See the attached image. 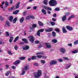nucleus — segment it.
<instances>
[{
  "mask_svg": "<svg viewBox=\"0 0 78 78\" xmlns=\"http://www.w3.org/2000/svg\"><path fill=\"white\" fill-rule=\"evenodd\" d=\"M34 77L35 78H39L40 76L42 75V71L41 70H38L37 73H34Z\"/></svg>",
  "mask_w": 78,
  "mask_h": 78,
  "instance_id": "f257e3e1",
  "label": "nucleus"
},
{
  "mask_svg": "<svg viewBox=\"0 0 78 78\" xmlns=\"http://www.w3.org/2000/svg\"><path fill=\"white\" fill-rule=\"evenodd\" d=\"M49 4L51 6H55L57 5V2L55 0H51L49 2Z\"/></svg>",
  "mask_w": 78,
  "mask_h": 78,
  "instance_id": "f03ea898",
  "label": "nucleus"
},
{
  "mask_svg": "<svg viewBox=\"0 0 78 78\" xmlns=\"http://www.w3.org/2000/svg\"><path fill=\"white\" fill-rule=\"evenodd\" d=\"M28 38L29 39V41L31 42V43H34V38L33 36H30L28 37Z\"/></svg>",
  "mask_w": 78,
  "mask_h": 78,
  "instance_id": "7ed1b4c3",
  "label": "nucleus"
},
{
  "mask_svg": "<svg viewBox=\"0 0 78 78\" xmlns=\"http://www.w3.org/2000/svg\"><path fill=\"white\" fill-rule=\"evenodd\" d=\"M60 52L62 53L63 54H64V53L66 52V50L64 48H61L60 49Z\"/></svg>",
  "mask_w": 78,
  "mask_h": 78,
  "instance_id": "20e7f679",
  "label": "nucleus"
},
{
  "mask_svg": "<svg viewBox=\"0 0 78 78\" xmlns=\"http://www.w3.org/2000/svg\"><path fill=\"white\" fill-rule=\"evenodd\" d=\"M45 45L46 47L48 48H51V46L50 43H46Z\"/></svg>",
  "mask_w": 78,
  "mask_h": 78,
  "instance_id": "39448f33",
  "label": "nucleus"
},
{
  "mask_svg": "<svg viewBox=\"0 0 78 78\" xmlns=\"http://www.w3.org/2000/svg\"><path fill=\"white\" fill-rule=\"evenodd\" d=\"M50 65H54L57 64V61L55 60H53L51 61L50 63Z\"/></svg>",
  "mask_w": 78,
  "mask_h": 78,
  "instance_id": "423d86ee",
  "label": "nucleus"
},
{
  "mask_svg": "<svg viewBox=\"0 0 78 78\" xmlns=\"http://www.w3.org/2000/svg\"><path fill=\"white\" fill-rule=\"evenodd\" d=\"M43 8L45 9H46L47 10H49L50 11H52V9H51V8L49 7H47L43 5L42 6Z\"/></svg>",
  "mask_w": 78,
  "mask_h": 78,
  "instance_id": "0eeeda50",
  "label": "nucleus"
},
{
  "mask_svg": "<svg viewBox=\"0 0 78 78\" xmlns=\"http://www.w3.org/2000/svg\"><path fill=\"white\" fill-rule=\"evenodd\" d=\"M49 76L48 73H47V72L46 71L44 74V78H48Z\"/></svg>",
  "mask_w": 78,
  "mask_h": 78,
  "instance_id": "6e6552de",
  "label": "nucleus"
},
{
  "mask_svg": "<svg viewBox=\"0 0 78 78\" xmlns=\"http://www.w3.org/2000/svg\"><path fill=\"white\" fill-rule=\"evenodd\" d=\"M30 69V66L29 65H26V66H24V68H23V69H24V70H29V69Z\"/></svg>",
  "mask_w": 78,
  "mask_h": 78,
  "instance_id": "1a4fd4ad",
  "label": "nucleus"
},
{
  "mask_svg": "<svg viewBox=\"0 0 78 78\" xmlns=\"http://www.w3.org/2000/svg\"><path fill=\"white\" fill-rule=\"evenodd\" d=\"M66 28L67 30H69V31H72L73 30V28L72 27L69 26H67L66 27Z\"/></svg>",
  "mask_w": 78,
  "mask_h": 78,
  "instance_id": "9d476101",
  "label": "nucleus"
},
{
  "mask_svg": "<svg viewBox=\"0 0 78 78\" xmlns=\"http://www.w3.org/2000/svg\"><path fill=\"white\" fill-rule=\"evenodd\" d=\"M30 48V47L28 46H23V49L25 50H27Z\"/></svg>",
  "mask_w": 78,
  "mask_h": 78,
  "instance_id": "9b49d317",
  "label": "nucleus"
},
{
  "mask_svg": "<svg viewBox=\"0 0 78 78\" xmlns=\"http://www.w3.org/2000/svg\"><path fill=\"white\" fill-rule=\"evenodd\" d=\"M5 27H10V23L8 22V21H6V24L5 25Z\"/></svg>",
  "mask_w": 78,
  "mask_h": 78,
  "instance_id": "f8f14e48",
  "label": "nucleus"
},
{
  "mask_svg": "<svg viewBox=\"0 0 78 78\" xmlns=\"http://www.w3.org/2000/svg\"><path fill=\"white\" fill-rule=\"evenodd\" d=\"M53 30V28H48L47 29L45 30V31L46 32H50V31H51Z\"/></svg>",
  "mask_w": 78,
  "mask_h": 78,
  "instance_id": "ddd939ff",
  "label": "nucleus"
},
{
  "mask_svg": "<svg viewBox=\"0 0 78 78\" xmlns=\"http://www.w3.org/2000/svg\"><path fill=\"white\" fill-rule=\"evenodd\" d=\"M62 31L63 33H66L67 31L66 30V28H65V27H63L62 28Z\"/></svg>",
  "mask_w": 78,
  "mask_h": 78,
  "instance_id": "4468645a",
  "label": "nucleus"
},
{
  "mask_svg": "<svg viewBox=\"0 0 78 78\" xmlns=\"http://www.w3.org/2000/svg\"><path fill=\"white\" fill-rule=\"evenodd\" d=\"M20 4V2H18V3L16 5V9H17L19 8V5Z\"/></svg>",
  "mask_w": 78,
  "mask_h": 78,
  "instance_id": "2eb2a0df",
  "label": "nucleus"
},
{
  "mask_svg": "<svg viewBox=\"0 0 78 78\" xmlns=\"http://www.w3.org/2000/svg\"><path fill=\"white\" fill-rule=\"evenodd\" d=\"M17 19H18V17H16L14 18L13 20V23H16L17 20Z\"/></svg>",
  "mask_w": 78,
  "mask_h": 78,
  "instance_id": "dca6fc26",
  "label": "nucleus"
},
{
  "mask_svg": "<svg viewBox=\"0 0 78 78\" xmlns=\"http://www.w3.org/2000/svg\"><path fill=\"white\" fill-rule=\"evenodd\" d=\"M41 11L44 14L46 15L47 14V12H46V11L44 9H42L41 10Z\"/></svg>",
  "mask_w": 78,
  "mask_h": 78,
  "instance_id": "f3484780",
  "label": "nucleus"
},
{
  "mask_svg": "<svg viewBox=\"0 0 78 78\" xmlns=\"http://www.w3.org/2000/svg\"><path fill=\"white\" fill-rule=\"evenodd\" d=\"M20 61L19 60H16L15 62H14V64H15V65H16V64H19V63H20Z\"/></svg>",
  "mask_w": 78,
  "mask_h": 78,
  "instance_id": "a211bd4d",
  "label": "nucleus"
},
{
  "mask_svg": "<svg viewBox=\"0 0 78 78\" xmlns=\"http://www.w3.org/2000/svg\"><path fill=\"white\" fill-rule=\"evenodd\" d=\"M66 15L63 16L62 17V21L63 22H65L66 19Z\"/></svg>",
  "mask_w": 78,
  "mask_h": 78,
  "instance_id": "6ab92c4d",
  "label": "nucleus"
},
{
  "mask_svg": "<svg viewBox=\"0 0 78 78\" xmlns=\"http://www.w3.org/2000/svg\"><path fill=\"white\" fill-rule=\"evenodd\" d=\"M78 50L76 49L74 50V51H72L71 52V53L72 54H73V53H74V54H75V53H78Z\"/></svg>",
  "mask_w": 78,
  "mask_h": 78,
  "instance_id": "aec40b11",
  "label": "nucleus"
},
{
  "mask_svg": "<svg viewBox=\"0 0 78 78\" xmlns=\"http://www.w3.org/2000/svg\"><path fill=\"white\" fill-rule=\"evenodd\" d=\"M51 41L54 43H57L58 41L56 39H53L51 40Z\"/></svg>",
  "mask_w": 78,
  "mask_h": 78,
  "instance_id": "412c9836",
  "label": "nucleus"
},
{
  "mask_svg": "<svg viewBox=\"0 0 78 78\" xmlns=\"http://www.w3.org/2000/svg\"><path fill=\"white\" fill-rule=\"evenodd\" d=\"M23 20H24V18L22 17L20 20V23H23Z\"/></svg>",
  "mask_w": 78,
  "mask_h": 78,
  "instance_id": "4be33fe9",
  "label": "nucleus"
},
{
  "mask_svg": "<svg viewBox=\"0 0 78 78\" xmlns=\"http://www.w3.org/2000/svg\"><path fill=\"white\" fill-rule=\"evenodd\" d=\"M73 17H75V16L73 15L71 16L68 18V21H69V20H70V19H71L73 18Z\"/></svg>",
  "mask_w": 78,
  "mask_h": 78,
  "instance_id": "5701e85b",
  "label": "nucleus"
},
{
  "mask_svg": "<svg viewBox=\"0 0 78 78\" xmlns=\"http://www.w3.org/2000/svg\"><path fill=\"white\" fill-rule=\"evenodd\" d=\"M22 41L24 42L25 43L27 44L28 42V41L27 40V39L25 38H23L22 39Z\"/></svg>",
  "mask_w": 78,
  "mask_h": 78,
  "instance_id": "b1692460",
  "label": "nucleus"
},
{
  "mask_svg": "<svg viewBox=\"0 0 78 78\" xmlns=\"http://www.w3.org/2000/svg\"><path fill=\"white\" fill-rule=\"evenodd\" d=\"M22 73L21 74V75H25V70H24V69H22Z\"/></svg>",
  "mask_w": 78,
  "mask_h": 78,
  "instance_id": "393cba45",
  "label": "nucleus"
},
{
  "mask_svg": "<svg viewBox=\"0 0 78 78\" xmlns=\"http://www.w3.org/2000/svg\"><path fill=\"white\" fill-rule=\"evenodd\" d=\"M19 12V10H16L14 12L13 14H17Z\"/></svg>",
  "mask_w": 78,
  "mask_h": 78,
  "instance_id": "a878e982",
  "label": "nucleus"
},
{
  "mask_svg": "<svg viewBox=\"0 0 78 78\" xmlns=\"http://www.w3.org/2000/svg\"><path fill=\"white\" fill-rule=\"evenodd\" d=\"M26 58V57H21L19 58V59L20 60H23L24 59H25Z\"/></svg>",
  "mask_w": 78,
  "mask_h": 78,
  "instance_id": "bb28decb",
  "label": "nucleus"
},
{
  "mask_svg": "<svg viewBox=\"0 0 78 78\" xmlns=\"http://www.w3.org/2000/svg\"><path fill=\"white\" fill-rule=\"evenodd\" d=\"M9 20L10 22H12L13 20V16H11L9 18Z\"/></svg>",
  "mask_w": 78,
  "mask_h": 78,
  "instance_id": "cd10ccee",
  "label": "nucleus"
},
{
  "mask_svg": "<svg viewBox=\"0 0 78 78\" xmlns=\"http://www.w3.org/2000/svg\"><path fill=\"white\" fill-rule=\"evenodd\" d=\"M19 38V36H17L15 39L14 41V42H16Z\"/></svg>",
  "mask_w": 78,
  "mask_h": 78,
  "instance_id": "c85d7f7f",
  "label": "nucleus"
},
{
  "mask_svg": "<svg viewBox=\"0 0 78 78\" xmlns=\"http://www.w3.org/2000/svg\"><path fill=\"white\" fill-rule=\"evenodd\" d=\"M38 23L40 26H43V23H42L40 21H38Z\"/></svg>",
  "mask_w": 78,
  "mask_h": 78,
  "instance_id": "c756f323",
  "label": "nucleus"
},
{
  "mask_svg": "<svg viewBox=\"0 0 78 78\" xmlns=\"http://www.w3.org/2000/svg\"><path fill=\"white\" fill-rule=\"evenodd\" d=\"M37 34L38 36H41L40 34H41V33L39 32V30L37 31Z\"/></svg>",
  "mask_w": 78,
  "mask_h": 78,
  "instance_id": "7c9ffc66",
  "label": "nucleus"
},
{
  "mask_svg": "<svg viewBox=\"0 0 78 78\" xmlns=\"http://www.w3.org/2000/svg\"><path fill=\"white\" fill-rule=\"evenodd\" d=\"M48 2V1H47V0H44L43 1V3L45 5H47V2Z\"/></svg>",
  "mask_w": 78,
  "mask_h": 78,
  "instance_id": "2f4dec72",
  "label": "nucleus"
},
{
  "mask_svg": "<svg viewBox=\"0 0 78 78\" xmlns=\"http://www.w3.org/2000/svg\"><path fill=\"white\" fill-rule=\"evenodd\" d=\"M56 31H57L58 33H60V30L58 28H56L55 29Z\"/></svg>",
  "mask_w": 78,
  "mask_h": 78,
  "instance_id": "473e14b6",
  "label": "nucleus"
},
{
  "mask_svg": "<svg viewBox=\"0 0 78 78\" xmlns=\"http://www.w3.org/2000/svg\"><path fill=\"white\" fill-rule=\"evenodd\" d=\"M9 73H10V71H9L5 73V76H8L9 75Z\"/></svg>",
  "mask_w": 78,
  "mask_h": 78,
  "instance_id": "72a5a7b5",
  "label": "nucleus"
},
{
  "mask_svg": "<svg viewBox=\"0 0 78 78\" xmlns=\"http://www.w3.org/2000/svg\"><path fill=\"white\" fill-rule=\"evenodd\" d=\"M31 59L33 60H34V59H36V56H33L31 57Z\"/></svg>",
  "mask_w": 78,
  "mask_h": 78,
  "instance_id": "f704fd0d",
  "label": "nucleus"
},
{
  "mask_svg": "<svg viewBox=\"0 0 78 78\" xmlns=\"http://www.w3.org/2000/svg\"><path fill=\"white\" fill-rule=\"evenodd\" d=\"M78 44V40L76 41L74 43V45H76Z\"/></svg>",
  "mask_w": 78,
  "mask_h": 78,
  "instance_id": "c9c22d12",
  "label": "nucleus"
},
{
  "mask_svg": "<svg viewBox=\"0 0 78 78\" xmlns=\"http://www.w3.org/2000/svg\"><path fill=\"white\" fill-rule=\"evenodd\" d=\"M52 35L53 37H55L56 36V33L55 32H52Z\"/></svg>",
  "mask_w": 78,
  "mask_h": 78,
  "instance_id": "e433bc0d",
  "label": "nucleus"
},
{
  "mask_svg": "<svg viewBox=\"0 0 78 78\" xmlns=\"http://www.w3.org/2000/svg\"><path fill=\"white\" fill-rule=\"evenodd\" d=\"M71 66V65L70 64L68 65V66H66L65 68V69H68L69 68V67H70Z\"/></svg>",
  "mask_w": 78,
  "mask_h": 78,
  "instance_id": "4c0bfd02",
  "label": "nucleus"
},
{
  "mask_svg": "<svg viewBox=\"0 0 78 78\" xmlns=\"http://www.w3.org/2000/svg\"><path fill=\"white\" fill-rule=\"evenodd\" d=\"M41 63H42V64H45V60H41Z\"/></svg>",
  "mask_w": 78,
  "mask_h": 78,
  "instance_id": "58836bf2",
  "label": "nucleus"
},
{
  "mask_svg": "<svg viewBox=\"0 0 78 78\" xmlns=\"http://www.w3.org/2000/svg\"><path fill=\"white\" fill-rule=\"evenodd\" d=\"M6 34L7 37H9V34L8 32H6Z\"/></svg>",
  "mask_w": 78,
  "mask_h": 78,
  "instance_id": "ea45409f",
  "label": "nucleus"
},
{
  "mask_svg": "<svg viewBox=\"0 0 78 78\" xmlns=\"http://www.w3.org/2000/svg\"><path fill=\"white\" fill-rule=\"evenodd\" d=\"M55 11H60V9H59V8H57L55 9H54Z\"/></svg>",
  "mask_w": 78,
  "mask_h": 78,
  "instance_id": "a19ab883",
  "label": "nucleus"
},
{
  "mask_svg": "<svg viewBox=\"0 0 78 78\" xmlns=\"http://www.w3.org/2000/svg\"><path fill=\"white\" fill-rule=\"evenodd\" d=\"M42 55H37V57L38 58H42Z\"/></svg>",
  "mask_w": 78,
  "mask_h": 78,
  "instance_id": "79ce46f5",
  "label": "nucleus"
},
{
  "mask_svg": "<svg viewBox=\"0 0 78 78\" xmlns=\"http://www.w3.org/2000/svg\"><path fill=\"white\" fill-rule=\"evenodd\" d=\"M34 65L35 66H39L38 63H34Z\"/></svg>",
  "mask_w": 78,
  "mask_h": 78,
  "instance_id": "37998d69",
  "label": "nucleus"
},
{
  "mask_svg": "<svg viewBox=\"0 0 78 78\" xmlns=\"http://www.w3.org/2000/svg\"><path fill=\"white\" fill-rule=\"evenodd\" d=\"M14 48L15 50H17L18 48L17 45H16L14 46Z\"/></svg>",
  "mask_w": 78,
  "mask_h": 78,
  "instance_id": "c03bdc74",
  "label": "nucleus"
},
{
  "mask_svg": "<svg viewBox=\"0 0 78 78\" xmlns=\"http://www.w3.org/2000/svg\"><path fill=\"white\" fill-rule=\"evenodd\" d=\"M38 31L40 32H43L44 31V29H41L39 30Z\"/></svg>",
  "mask_w": 78,
  "mask_h": 78,
  "instance_id": "a18cd8bd",
  "label": "nucleus"
},
{
  "mask_svg": "<svg viewBox=\"0 0 78 78\" xmlns=\"http://www.w3.org/2000/svg\"><path fill=\"white\" fill-rule=\"evenodd\" d=\"M51 24L52 26H54L55 25V23L54 22H51Z\"/></svg>",
  "mask_w": 78,
  "mask_h": 78,
  "instance_id": "49530a36",
  "label": "nucleus"
},
{
  "mask_svg": "<svg viewBox=\"0 0 78 78\" xmlns=\"http://www.w3.org/2000/svg\"><path fill=\"white\" fill-rule=\"evenodd\" d=\"M37 27L36 24H33L32 26V28H36Z\"/></svg>",
  "mask_w": 78,
  "mask_h": 78,
  "instance_id": "de8ad7c7",
  "label": "nucleus"
},
{
  "mask_svg": "<svg viewBox=\"0 0 78 78\" xmlns=\"http://www.w3.org/2000/svg\"><path fill=\"white\" fill-rule=\"evenodd\" d=\"M13 9H14V8L13 7H11L10 8H9L8 9V10L9 11H12V10H13Z\"/></svg>",
  "mask_w": 78,
  "mask_h": 78,
  "instance_id": "09e8293b",
  "label": "nucleus"
},
{
  "mask_svg": "<svg viewBox=\"0 0 78 78\" xmlns=\"http://www.w3.org/2000/svg\"><path fill=\"white\" fill-rule=\"evenodd\" d=\"M30 16V19H35V17L33 16Z\"/></svg>",
  "mask_w": 78,
  "mask_h": 78,
  "instance_id": "8fccbe9b",
  "label": "nucleus"
},
{
  "mask_svg": "<svg viewBox=\"0 0 78 78\" xmlns=\"http://www.w3.org/2000/svg\"><path fill=\"white\" fill-rule=\"evenodd\" d=\"M63 58L64 59H65V60H69V58H68L67 57H63Z\"/></svg>",
  "mask_w": 78,
  "mask_h": 78,
  "instance_id": "3c124183",
  "label": "nucleus"
},
{
  "mask_svg": "<svg viewBox=\"0 0 78 78\" xmlns=\"http://www.w3.org/2000/svg\"><path fill=\"white\" fill-rule=\"evenodd\" d=\"M30 19V16H27V18H26V20H29Z\"/></svg>",
  "mask_w": 78,
  "mask_h": 78,
  "instance_id": "603ef678",
  "label": "nucleus"
},
{
  "mask_svg": "<svg viewBox=\"0 0 78 78\" xmlns=\"http://www.w3.org/2000/svg\"><path fill=\"white\" fill-rule=\"evenodd\" d=\"M57 61H59V62H62V61H63V60L61 59H58L57 60Z\"/></svg>",
  "mask_w": 78,
  "mask_h": 78,
  "instance_id": "864d4df0",
  "label": "nucleus"
},
{
  "mask_svg": "<svg viewBox=\"0 0 78 78\" xmlns=\"http://www.w3.org/2000/svg\"><path fill=\"white\" fill-rule=\"evenodd\" d=\"M9 66L8 65H6L5 66L6 69H9Z\"/></svg>",
  "mask_w": 78,
  "mask_h": 78,
  "instance_id": "5fc2aeb1",
  "label": "nucleus"
},
{
  "mask_svg": "<svg viewBox=\"0 0 78 78\" xmlns=\"http://www.w3.org/2000/svg\"><path fill=\"white\" fill-rule=\"evenodd\" d=\"M4 44H5V42H2V41H0V45H1V44L3 45Z\"/></svg>",
  "mask_w": 78,
  "mask_h": 78,
  "instance_id": "6e6d98bb",
  "label": "nucleus"
},
{
  "mask_svg": "<svg viewBox=\"0 0 78 78\" xmlns=\"http://www.w3.org/2000/svg\"><path fill=\"white\" fill-rule=\"evenodd\" d=\"M8 54H9V55H12V53H11V51H8Z\"/></svg>",
  "mask_w": 78,
  "mask_h": 78,
  "instance_id": "4d7b16f0",
  "label": "nucleus"
},
{
  "mask_svg": "<svg viewBox=\"0 0 78 78\" xmlns=\"http://www.w3.org/2000/svg\"><path fill=\"white\" fill-rule=\"evenodd\" d=\"M5 5H6V6H8V2H5Z\"/></svg>",
  "mask_w": 78,
  "mask_h": 78,
  "instance_id": "13d9d810",
  "label": "nucleus"
},
{
  "mask_svg": "<svg viewBox=\"0 0 78 78\" xmlns=\"http://www.w3.org/2000/svg\"><path fill=\"white\" fill-rule=\"evenodd\" d=\"M13 39H14V37H11L10 38V40H12H12H13Z\"/></svg>",
  "mask_w": 78,
  "mask_h": 78,
  "instance_id": "bf43d9fd",
  "label": "nucleus"
},
{
  "mask_svg": "<svg viewBox=\"0 0 78 78\" xmlns=\"http://www.w3.org/2000/svg\"><path fill=\"white\" fill-rule=\"evenodd\" d=\"M19 44H20V45H23V44H24V43H23V42H21L19 43Z\"/></svg>",
  "mask_w": 78,
  "mask_h": 78,
  "instance_id": "052dcab7",
  "label": "nucleus"
},
{
  "mask_svg": "<svg viewBox=\"0 0 78 78\" xmlns=\"http://www.w3.org/2000/svg\"><path fill=\"white\" fill-rule=\"evenodd\" d=\"M56 14L55 13L53 15V17H56Z\"/></svg>",
  "mask_w": 78,
  "mask_h": 78,
  "instance_id": "680f3d73",
  "label": "nucleus"
},
{
  "mask_svg": "<svg viewBox=\"0 0 78 78\" xmlns=\"http://www.w3.org/2000/svg\"><path fill=\"white\" fill-rule=\"evenodd\" d=\"M35 43L36 44H39V41H35Z\"/></svg>",
  "mask_w": 78,
  "mask_h": 78,
  "instance_id": "e2e57ef3",
  "label": "nucleus"
},
{
  "mask_svg": "<svg viewBox=\"0 0 78 78\" xmlns=\"http://www.w3.org/2000/svg\"><path fill=\"white\" fill-rule=\"evenodd\" d=\"M37 8V7H36V6H34L33 7V9H36Z\"/></svg>",
  "mask_w": 78,
  "mask_h": 78,
  "instance_id": "0e129e2a",
  "label": "nucleus"
},
{
  "mask_svg": "<svg viewBox=\"0 0 78 78\" xmlns=\"http://www.w3.org/2000/svg\"><path fill=\"white\" fill-rule=\"evenodd\" d=\"M47 13L50 14H51V12L48 10L47 11Z\"/></svg>",
  "mask_w": 78,
  "mask_h": 78,
  "instance_id": "69168bd1",
  "label": "nucleus"
},
{
  "mask_svg": "<svg viewBox=\"0 0 78 78\" xmlns=\"http://www.w3.org/2000/svg\"><path fill=\"white\" fill-rule=\"evenodd\" d=\"M42 45H39L38 46V48H41L42 47Z\"/></svg>",
  "mask_w": 78,
  "mask_h": 78,
  "instance_id": "338daca9",
  "label": "nucleus"
},
{
  "mask_svg": "<svg viewBox=\"0 0 78 78\" xmlns=\"http://www.w3.org/2000/svg\"><path fill=\"white\" fill-rule=\"evenodd\" d=\"M75 78H78V75H76L75 76Z\"/></svg>",
  "mask_w": 78,
  "mask_h": 78,
  "instance_id": "774afa93",
  "label": "nucleus"
}]
</instances>
